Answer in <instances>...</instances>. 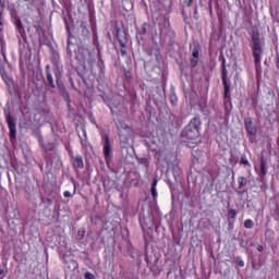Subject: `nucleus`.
<instances>
[{"mask_svg":"<svg viewBox=\"0 0 279 279\" xmlns=\"http://www.w3.org/2000/svg\"><path fill=\"white\" fill-rule=\"evenodd\" d=\"M199 130H202V119H199V116H195L183 129L181 136L182 138H185L187 143L197 145V143L202 142V134L199 133Z\"/></svg>","mask_w":279,"mask_h":279,"instance_id":"f257e3e1","label":"nucleus"},{"mask_svg":"<svg viewBox=\"0 0 279 279\" xmlns=\"http://www.w3.org/2000/svg\"><path fill=\"white\" fill-rule=\"evenodd\" d=\"M251 51L256 69L263 63V41H260V31L258 26L251 27Z\"/></svg>","mask_w":279,"mask_h":279,"instance_id":"f03ea898","label":"nucleus"},{"mask_svg":"<svg viewBox=\"0 0 279 279\" xmlns=\"http://www.w3.org/2000/svg\"><path fill=\"white\" fill-rule=\"evenodd\" d=\"M114 31H116V38L121 47L120 53L122 58H125L128 56V34H125V31L121 29V26H119V23L114 24Z\"/></svg>","mask_w":279,"mask_h":279,"instance_id":"7ed1b4c3","label":"nucleus"},{"mask_svg":"<svg viewBox=\"0 0 279 279\" xmlns=\"http://www.w3.org/2000/svg\"><path fill=\"white\" fill-rule=\"evenodd\" d=\"M118 136L122 143H128L130 141V125L124 121H119L117 123Z\"/></svg>","mask_w":279,"mask_h":279,"instance_id":"20e7f679","label":"nucleus"},{"mask_svg":"<svg viewBox=\"0 0 279 279\" xmlns=\"http://www.w3.org/2000/svg\"><path fill=\"white\" fill-rule=\"evenodd\" d=\"M220 60L222 86L226 90L225 95L226 97H228V92L230 90V83L228 82V68L226 66V57H220Z\"/></svg>","mask_w":279,"mask_h":279,"instance_id":"39448f33","label":"nucleus"},{"mask_svg":"<svg viewBox=\"0 0 279 279\" xmlns=\"http://www.w3.org/2000/svg\"><path fill=\"white\" fill-rule=\"evenodd\" d=\"M7 124L9 128V136L12 141L16 140V122H14V118H12V113L9 111L7 113Z\"/></svg>","mask_w":279,"mask_h":279,"instance_id":"423d86ee","label":"nucleus"},{"mask_svg":"<svg viewBox=\"0 0 279 279\" xmlns=\"http://www.w3.org/2000/svg\"><path fill=\"white\" fill-rule=\"evenodd\" d=\"M223 105L227 114L232 112V95L230 94V89L228 90L226 96V88H223Z\"/></svg>","mask_w":279,"mask_h":279,"instance_id":"0eeeda50","label":"nucleus"},{"mask_svg":"<svg viewBox=\"0 0 279 279\" xmlns=\"http://www.w3.org/2000/svg\"><path fill=\"white\" fill-rule=\"evenodd\" d=\"M244 128L250 136H256V126H254V121L252 118H245L244 119Z\"/></svg>","mask_w":279,"mask_h":279,"instance_id":"6e6552de","label":"nucleus"},{"mask_svg":"<svg viewBox=\"0 0 279 279\" xmlns=\"http://www.w3.org/2000/svg\"><path fill=\"white\" fill-rule=\"evenodd\" d=\"M111 147H110V136L108 134L104 135V156L106 160L110 158Z\"/></svg>","mask_w":279,"mask_h":279,"instance_id":"1a4fd4ad","label":"nucleus"},{"mask_svg":"<svg viewBox=\"0 0 279 279\" xmlns=\"http://www.w3.org/2000/svg\"><path fill=\"white\" fill-rule=\"evenodd\" d=\"M190 64L192 69H196L197 64H199V48H194L192 51V59H190Z\"/></svg>","mask_w":279,"mask_h":279,"instance_id":"9d476101","label":"nucleus"},{"mask_svg":"<svg viewBox=\"0 0 279 279\" xmlns=\"http://www.w3.org/2000/svg\"><path fill=\"white\" fill-rule=\"evenodd\" d=\"M45 71L49 88H56V83H53V74H51V66L46 65Z\"/></svg>","mask_w":279,"mask_h":279,"instance_id":"9b49d317","label":"nucleus"},{"mask_svg":"<svg viewBox=\"0 0 279 279\" xmlns=\"http://www.w3.org/2000/svg\"><path fill=\"white\" fill-rule=\"evenodd\" d=\"M13 24L15 26L16 32L23 36L25 34V26L23 25V21H21V17H14Z\"/></svg>","mask_w":279,"mask_h":279,"instance_id":"f8f14e48","label":"nucleus"},{"mask_svg":"<svg viewBox=\"0 0 279 279\" xmlns=\"http://www.w3.org/2000/svg\"><path fill=\"white\" fill-rule=\"evenodd\" d=\"M158 258L154 260V264L151 265L149 260H147V267H149L150 271L153 272V276H160V268L158 267Z\"/></svg>","mask_w":279,"mask_h":279,"instance_id":"ddd939ff","label":"nucleus"},{"mask_svg":"<svg viewBox=\"0 0 279 279\" xmlns=\"http://www.w3.org/2000/svg\"><path fill=\"white\" fill-rule=\"evenodd\" d=\"M75 169H84V158L82 155H76L72 162Z\"/></svg>","mask_w":279,"mask_h":279,"instance_id":"4468645a","label":"nucleus"},{"mask_svg":"<svg viewBox=\"0 0 279 279\" xmlns=\"http://www.w3.org/2000/svg\"><path fill=\"white\" fill-rule=\"evenodd\" d=\"M63 264L65 265V269L68 271H75V269H77V262H75L74 259H71L70 262L63 259Z\"/></svg>","mask_w":279,"mask_h":279,"instance_id":"2eb2a0df","label":"nucleus"},{"mask_svg":"<svg viewBox=\"0 0 279 279\" xmlns=\"http://www.w3.org/2000/svg\"><path fill=\"white\" fill-rule=\"evenodd\" d=\"M259 162L262 177L265 178V175H267V159L265 158V156H260Z\"/></svg>","mask_w":279,"mask_h":279,"instance_id":"dca6fc26","label":"nucleus"},{"mask_svg":"<svg viewBox=\"0 0 279 279\" xmlns=\"http://www.w3.org/2000/svg\"><path fill=\"white\" fill-rule=\"evenodd\" d=\"M73 28V25L69 23V21L65 20V31L68 34V47H71V39L73 38V33L71 29Z\"/></svg>","mask_w":279,"mask_h":279,"instance_id":"f3484780","label":"nucleus"},{"mask_svg":"<svg viewBox=\"0 0 279 279\" xmlns=\"http://www.w3.org/2000/svg\"><path fill=\"white\" fill-rule=\"evenodd\" d=\"M80 27H81L82 36H88L90 34V31L88 29V22L81 21L80 22Z\"/></svg>","mask_w":279,"mask_h":279,"instance_id":"a211bd4d","label":"nucleus"},{"mask_svg":"<svg viewBox=\"0 0 279 279\" xmlns=\"http://www.w3.org/2000/svg\"><path fill=\"white\" fill-rule=\"evenodd\" d=\"M41 147L44 151H56V147H58V144H56L54 142H49L47 145L41 144Z\"/></svg>","mask_w":279,"mask_h":279,"instance_id":"6ab92c4d","label":"nucleus"},{"mask_svg":"<svg viewBox=\"0 0 279 279\" xmlns=\"http://www.w3.org/2000/svg\"><path fill=\"white\" fill-rule=\"evenodd\" d=\"M247 186V178L245 177H239L238 178V189H245Z\"/></svg>","mask_w":279,"mask_h":279,"instance_id":"aec40b11","label":"nucleus"},{"mask_svg":"<svg viewBox=\"0 0 279 279\" xmlns=\"http://www.w3.org/2000/svg\"><path fill=\"white\" fill-rule=\"evenodd\" d=\"M240 165H243V167H252V163H250V159H247V156L242 155L240 157Z\"/></svg>","mask_w":279,"mask_h":279,"instance_id":"412c9836","label":"nucleus"},{"mask_svg":"<svg viewBox=\"0 0 279 279\" xmlns=\"http://www.w3.org/2000/svg\"><path fill=\"white\" fill-rule=\"evenodd\" d=\"M244 228H245L246 230H252V228H254V220H252V219H246V220L244 221Z\"/></svg>","mask_w":279,"mask_h":279,"instance_id":"4be33fe9","label":"nucleus"},{"mask_svg":"<svg viewBox=\"0 0 279 279\" xmlns=\"http://www.w3.org/2000/svg\"><path fill=\"white\" fill-rule=\"evenodd\" d=\"M147 27H149V24H147V22H144L140 31L141 36H145L147 34Z\"/></svg>","mask_w":279,"mask_h":279,"instance_id":"5701e85b","label":"nucleus"},{"mask_svg":"<svg viewBox=\"0 0 279 279\" xmlns=\"http://www.w3.org/2000/svg\"><path fill=\"white\" fill-rule=\"evenodd\" d=\"M169 100L172 106H178V96L175 94H170Z\"/></svg>","mask_w":279,"mask_h":279,"instance_id":"b1692460","label":"nucleus"},{"mask_svg":"<svg viewBox=\"0 0 279 279\" xmlns=\"http://www.w3.org/2000/svg\"><path fill=\"white\" fill-rule=\"evenodd\" d=\"M238 211L234 208L229 209L228 217L229 219H236Z\"/></svg>","mask_w":279,"mask_h":279,"instance_id":"393cba45","label":"nucleus"},{"mask_svg":"<svg viewBox=\"0 0 279 279\" xmlns=\"http://www.w3.org/2000/svg\"><path fill=\"white\" fill-rule=\"evenodd\" d=\"M140 165H143L144 167H146V169H149V159H147L146 157H142L140 159Z\"/></svg>","mask_w":279,"mask_h":279,"instance_id":"a878e982","label":"nucleus"},{"mask_svg":"<svg viewBox=\"0 0 279 279\" xmlns=\"http://www.w3.org/2000/svg\"><path fill=\"white\" fill-rule=\"evenodd\" d=\"M275 234H276V232H274V230H271V229H266V231H265L266 239H274Z\"/></svg>","mask_w":279,"mask_h":279,"instance_id":"bb28decb","label":"nucleus"},{"mask_svg":"<svg viewBox=\"0 0 279 279\" xmlns=\"http://www.w3.org/2000/svg\"><path fill=\"white\" fill-rule=\"evenodd\" d=\"M54 76H56L57 85L60 86V82H62V73L57 72V73L54 74Z\"/></svg>","mask_w":279,"mask_h":279,"instance_id":"cd10ccee","label":"nucleus"},{"mask_svg":"<svg viewBox=\"0 0 279 279\" xmlns=\"http://www.w3.org/2000/svg\"><path fill=\"white\" fill-rule=\"evenodd\" d=\"M77 235L80 236V239H84V236H86V229L82 228L77 231Z\"/></svg>","mask_w":279,"mask_h":279,"instance_id":"c85d7f7f","label":"nucleus"},{"mask_svg":"<svg viewBox=\"0 0 279 279\" xmlns=\"http://www.w3.org/2000/svg\"><path fill=\"white\" fill-rule=\"evenodd\" d=\"M150 193H151L153 199H156V197H158V192L156 187H150Z\"/></svg>","mask_w":279,"mask_h":279,"instance_id":"c756f323","label":"nucleus"},{"mask_svg":"<svg viewBox=\"0 0 279 279\" xmlns=\"http://www.w3.org/2000/svg\"><path fill=\"white\" fill-rule=\"evenodd\" d=\"M0 32H3V11H0Z\"/></svg>","mask_w":279,"mask_h":279,"instance_id":"7c9ffc66","label":"nucleus"},{"mask_svg":"<svg viewBox=\"0 0 279 279\" xmlns=\"http://www.w3.org/2000/svg\"><path fill=\"white\" fill-rule=\"evenodd\" d=\"M236 263L239 267H245V262H243L241 257H236Z\"/></svg>","mask_w":279,"mask_h":279,"instance_id":"2f4dec72","label":"nucleus"},{"mask_svg":"<svg viewBox=\"0 0 279 279\" xmlns=\"http://www.w3.org/2000/svg\"><path fill=\"white\" fill-rule=\"evenodd\" d=\"M24 191L27 195H32V187H29V185H25Z\"/></svg>","mask_w":279,"mask_h":279,"instance_id":"473e14b6","label":"nucleus"},{"mask_svg":"<svg viewBox=\"0 0 279 279\" xmlns=\"http://www.w3.org/2000/svg\"><path fill=\"white\" fill-rule=\"evenodd\" d=\"M84 278L85 279H95V275H93L90 272H85Z\"/></svg>","mask_w":279,"mask_h":279,"instance_id":"72a5a7b5","label":"nucleus"},{"mask_svg":"<svg viewBox=\"0 0 279 279\" xmlns=\"http://www.w3.org/2000/svg\"><path fill=\"white\" fill-rule=\"evenodd\" d=\"M194 19L199 20V13L197 12V7L194 9Z\"/></svg>","mask_w":279,"mask_h":279,"instance_id":"f704fd0d","label":"nucleus"},{"mask_svg":"<svg viewBox=\"0 0 279 279\" xmlns=\"http://www.w3.org/2000/svg\"><path fill=\"white\" fill-rule=\"evenodd\" d=\"M156 186H158V179H154L150 189H156Z\"/></svg>","mask_w":279,"mask_h":279,"instance_id":"c9c22d12","label":"nucleus"},{"mask_svg":"<svg viewBox=\"0 0 279 279\" xmlns=\"http://www.w3.org/2000/svg\"><path fill=\"white\" fill-rule=\"evenodd\" d=\"M64 197H73V194H71L69 191L63 192Z\"/></svg>","mask_w":279,"mask_h":279,"instance_id":"e433bc0d","label":"nucleus"},{"mask_svg":"<svg viewBox=\"0 0 279 279\" xmlns=\"http://www.w3.org/2000/svg\"><path fill=\"white\" fill-rule=\"evenodd\" d=\"M0 8L3 10L5 8V0H0Z\"/></svg>","mask_w":279,"mask_h":279,"instance_id":"4c0bfd02","label":"nucleus"},{"mask_svg":"<svg viewBox=\"0 0 279 279\" xmlns=\"http://www.w3.org/2000/svg\"><path fill=\"white\" fill-rule=\"evenodd\" d=\"M191 5H193V0L187 1V8H191Z\"/></svg>","mask_w":279,"mask_h":279,"instance_id":"58836bf2","label":"nucleus"},{"mask_svg":"<svg viewBox=\"0 0 279 279\" xmlns=\"http://www.w3.org/2000/svg\"><path fill=\"white\" fill-rule=\"evenodd\" d=\"M257 250H258L259 252H263V250H264L263 245H258V246H257Z\"/></svg>","mask_w":279,"mask_h":279,"instance_id":"ea45409f","label":"nucleus"},{"mask_svg":"<svg viewBox=\"0 0 279 279\" xmlns=\"http://www.w3.org/2000/svg\"><path fill=\"white\" fill-rule=\"evenodd\" d=\"M5 274V270L3 268H0V276H3Z\"/></svg>","mask_w":279,"mask_h":279,"instance_id":"a19ab883","label":"nucleus"},{"mask_svg":"<svg viewBox=\"0 0 279 279\" xmlns=\"http://www.w3.org/2000/svg\"><path fill=\"white\" fill-rule=\"evenodd\" d=\"M125 77H130V72H126V73H125Z\"/></svg>","mask_w":279,"mask_h":279,"instance_id":"79ce46f5","label":"nucleus"},{"mask_svg":"<svg viewBox=\"0 0 279 279\" xmlns=\"http://www.w3.org/2000/svg\"><path fill=\"white\" fill-rule=\"evenodd\" d=\"M81 143H84V140H83V138H81Z\"/></svg>","mask_w":279,"mask_h":279,"instance_id":"37998d69","label":"nucleus"},{"mask_svg":"<svg viewBox=\"0 0 279 279\" xmlns=\"http://www.w3.org/2000/svg\"><path fill=\"white\" fill-rule=\"evenodd\" d=\"M24 2H27V1H29V0H23Z\"/></svg>","mask_w":279,"mask_h":279,"instance_id":"c03bdc74","label":"nucleus"},{"mask_svg":"<svg viewBox=\"0 0 279 279\" xmlns=\"http://www.w3.org/2000/svg\"><path fill=\"white\" fill-rule=\"evenodd\" d=\"M66 97H68V99H69V94H66Z\"/></svg>","mask_w":279,"mask_h":279,"instance_id":"a18cd8bd","label":"nucleus"}]
</instances>
